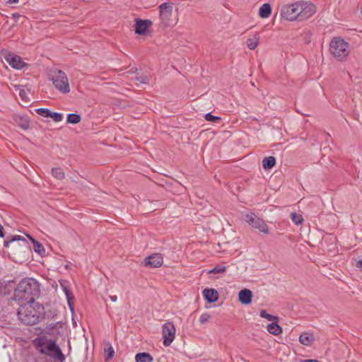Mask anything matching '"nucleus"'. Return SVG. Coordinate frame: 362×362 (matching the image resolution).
<instances>
[{"label":"nucleus","instance_id":"nucleus-1","mask_svg":"<svg viewBox=\"0 0 362 362\" xmlns=\"http://www.w3.org/2000/svg\"><path fill=\"white\" fill-rule=\"evenodd\" d=\"M40 295L39 282L34 278L22 279L13 291L12 299L20 305L18 317L25 313L24 317H42L44 308L35 301ZM42 317H45V315Z\"/></svg>","mask_w":362,"mask_h":362},{"label":"nucleus","instance_id":"nucleus-2","mask_svg":"<svg viewBox=\"0 0 362 362\" xmlns=\"http://www.w3.org/2000/svg\"><path fill=\"white\" fill-rule=\"evenodd\" d=\"M316 12V6L312 3L300 1L281 7L280 13L287 21H303Z\"/></svg>","mask_w":362,"mask_h":362},{"label":"nucleus","instance_id":"nucleus-3","mask_svg":"<svg viewBox=\"0 0 362 362\" xmlns=\"http://www.w3.org/2000/svg\"><path fill=\"white\" fill-rule=\"evenodd\" d=\"M33 344L41 354L49 356L61 362L65 360V356L55 340L48 339L45 336H40L33 340Z\"/></svg>","mask_w":362,"mask_h":362},{"label":"nucleus","instance_id":"nucleus-4","mask_svg":"<svg viewBox=\"0 0 362 362\" xmlns=\"http://www.w3.org/2000/svg\"><path fill=\"white\" fill-rule=\"evenodd\" d=\"M11 244H13L11 251L14 258L24 259L31 252L30 245L23 236L15 235L7 237L4 240V246L8 248Z\"/></svg>","mask_w":362,"mask_h":362},{"label":"nucleus","instance_id":"nucleus-5","mask_svg":"<svg viewBox=\"0 0 362 362\" xmlns=\"http://www.w3.org/2000/svg\"><path fill=\"white\" fill-rule=\"evenodd\" d=\"M349 44L340 37H334L329 42V52L339 62H344L349 54Z\"/></svg>","mask_w":362,"mask_h":362},{"label":"nucleus","instance_id":"nucleus-6","mask_svg":"<svg viewBox=\"0 0 362 362\" xmlns=\"http://www.w3.org/2000/svg\"><path fill=\"white\" fill-rule=\"evenodd\" d=\"M51 80L54 87L60 93L66 94L70 92L69 80L64 71L58 69L54 72Z\"/></svg>","mask_w":362,"mask_h":362},{"label":"nucleus","instance_id":"nucleus-7","mask_svg":"<svg viewBox=\"0 0 362 362\" xmlns=\"http://www.w3.org/2000/svg\"><path fill=\"white\" fill-rule=\"evenodd\" d=\"M1 54L4 56L6 62L13 68L17 70H21L24 67L28 66V64L25 63L22 57L8 49H3L1 51Z\"/></svg>","mask_w":362,"mask_h":362},{"label":"nucleus","instance_id":"nucleus-8","mask_svg":"<svg viewBox=\"0 0 362 362\" xmlns=\"http://www.w3.org/2000/svg\"><path fill=\"white\" fill-rule=\"evenodd\" d=\"M159 18L165 27L174 25V22L171 17L173 15V5L171 3H162L158 6Z\"/></svg>","mask_w":362,"mask_h":362},{"label":"nucleus","instance_id":"nucleus-9","mask_svg":"<svg viewBox=\"0 0 362 362\" xmlns=\"http://www.w3.org/2000/svg\"><path fill=\"white\" fill-rule=\"evenodd\" d=\"M244 221L254 228L258 229L260 232L268 234L269 228L264 221L258 217L255 213L246 214L243 218Z\"/></svg>","mask_w":362,"mask_h":362},{"label":"nucleus","instance_id":"nucleus-10","mask_svg":"<svg viewBox=\"0 0 362 362\" xmlns=\"http://www.w3.org/2000/svg\"><path fill=\"white\" fill-rule=\"evenodd\" d=\"M176 329L175 325L170 321L164 323L162 327L163 344L168 347L170 346L175 338Z\"/></svg>","mask_w":362,"mask_h":362},{"label":"nucleus","instance_id":"nucleus-11","mask_svg":"<svg viewBox=\"0 0 362 362\" xmlns=\"http://www.w3.org/2000/svg\"><path fill=\"white\" fill-rule=\"evenodd\" d=\"M153 25L150 19L135 18L134 33L139 35H146Z\"/></svg>","mask_w":362,"mask_h":362},{"label":"nucleus","instance_id":"nucleus-12","mask_svg":"<svg viewBox=\"0 0 362 362\" xmlns=\"http://www.w3.org/2000/svg\"><path fill=\"white\" fill-rule=\"evenodd\" d=\"M163 258L161 254L154 253L146 257L144 260V266L150 268H158L161 267Z\"/></svg>","mask_w":362,"mask_h":362},{"label":"nucleus","instance_id":"nucleus-13","mask_svg":"<svg viewBox=\"0 0 362 362\" xmlns=\"http://www.w3.org/2000/svg\"><path fill=\"white\" fill-rule=\"evenodd\" d=\"M13 123L22 129L27 130L30 127V120L27 115L13 114L11 116Z\"/></svg>","mask_w":362,"mask_h":362},{"label":"nucleus","instance_id":"nucleus-14","mask_svg":"<svg viewBox=\"0 0 362 362\" xmlns=\"http://www.w3.org/2000/svg\"><path fill=\"white\" fill-rule=\"evenodd\" d=\"M204 298L209 303H215L219 298L218 292L215 288H204L202 292Z\"/></svg>","mask_w":362,"mask_h":362},{"label":"nucleus","instance_id":"nucleus-15","mask_svg":"<svg viewBox=\"0 0 362 362\" xmlns=\"http://www.w3.org/2000/svg\"><path fill=\"white\" fill-rule=\"evenodd\" d=\"M252 292L248 288H243L239 291L238 300L243 305H249L252 300Z\"/></svg>","mask_w":362,"mask_h":362},{"label":"nucleus","instance_id":"nucleus-16","mask_svg":"<svg viewBox=\"0 0 362 362\" xmlns=\"http://www.w3.org/2000/svg\"><path fill=\"white\" fill-rule=\"evenodd\" d=\"M60 322H57V323H51L48 325H47L43 330L42 331V333L48 334L50 336H57L59 334V328L62 327L59 325Z\"/></svg>","mask_w":362,"mask_h":362},{"label":"nucleus","instance_id":"nucleus-17","mask_svg":"<svg viewBox=\"0 0 362 362\" xmlns=\"http://www.w3.org/2000/svg\"><path fill=\"white\" fill-rule=\"evenodd\" d=\"M26 236L29 240L31 241V243L33 245V250L35 252L40 255L41 257H43L45 255V249L42 244L35 240L34 238H33L30 235L26 234Z\"/></svg>","mask_w":362,"mask_h":362},{"label":"nucleus","instance_id":"nucleus-18","mask_svg":"<svg viewBox=\"0 0 362 362\" xmlns=\"http://www.w3.org/2000/svg\"><path fill=\"white\" fill-rule=\"evenodd\" d=\"M315 341V337L312 332H305L299 336V341L304 346H310Z\"/></svg>","mask_w":362,"mask_h":362},{"label":"nucleus","instance_id":"nucleus-19","mask_svg":"<svg viewBox=\"0 0 362 362\" xmlns=\"http://www.w3.org/2000/svg\"><path fill=\"white\" fill-rule=\"evenodd\" d=\"M104 358L105 361L107 362L110 359H112L115 355V350L110 342L106 341L104 343Z\"/></svg>","mask_w":362,"mask_h":362},{"label":"nucleus","instance_id":"nucleus-20","mask_svg":"<svg viewBox=\"0 0 362 362\" xmlns=\"http://www.w3.org/2000/svg\"><path fill=\"white\" fill-rule=\"evenodd\" d=\"M267 329L270 334L274 336H278L282 333V328L278 324L277 321H273L268 324L267 325Z\"/></svg>","mask_w":362,"mask_h":362},{"label":"nucleus","instance_id":"nucleus-21","mask_svg":"<svg viewBox=\"0 0 362 362\" xmlns=\"http://www.w3.org/2000/svg\"><path fill=\"white\" fill-rule=\"evenodd\" d=\"M272 11L271 5L269 3H264L259 8V16L262 18H267L270 16Z\"/></svg>","mask_w":362,"mask_h":362},{"label":"nucleus","instance_id":"nucleus-22","mask_svg":"<svg viewBox=\"0 0 362 362\" xmlns=\"http://www.w3.org/2000/svg\"><path fill=\"white\" fill-rule=\"evenodd\" d=\"M276 163V160L274 156H267L262 160V168L264 170H269L273 168Z\"/></svg>","mask_w":362,"mask_h":362},{"label":"nucleus","instance_id":"nucleus-23","mask_svg":"<svg viewBox=\"0 0 362 362\" xmlns=\"http://www.w3.org/2000/svg\"><path fill=\"white\" fill-rule=\"evenodd\" d=\"M153 359L151 355L147 352L138 353L135 356L136 362H151Z\"/></svg>","mask_w":362,"mask_h":362},{"label":"nucleus","instance_id":"nucleus-24","mask_svg":"<svg viewBox=\"0 0 362 362\" xmlns=\"http://www.w3.org/2000/svg\"><path fill=\"white\" fill-rule=\"evenodd\" d=\"M60 286L66 296L67 300H74V296L66 285V281L64 280L59 281Z\"/></svg>","mask_w":362,"mask_h":362},{"label":"nucleus","instance_id":"nucleus-25","mask_svg":"<svg viewBox=\"0 0 362 362\" xmlns=\"http://www.w3.org/2000/svg\"><path fill=\"white\" fill-rule=\"evenodd\" d=\"M81 120V117L77 113H69L66 115V122L68 124H76Z\"/></svg>","mask_w":362,"mask_h":362},{"label":"nucleus","instance_id":"nucleus-26","mask_svg":"<svg viewBox=\"0 0 362 362\" xmlns=\"http://www.w3.org/2000/svg\"><path fill=\"white\" fill-rule=\"evenodd\" d=\"M259 37L257 34H255L253 38H248L246 41L247 47L251 50L255 49L259 44Z\"/></svg>","mask_w":362,"mask_h":362},{"label":"nucleus","instance_id":"nucleus-27","mask_svg":"<svg viewBox=\"0 0 362 362\" xmlns=\"http://www.w3.org/2000/svg\"><path fill=\"white\" fill-rule=\"evenodd\" d=\"M52 175L58 180H63L65 177L64 172L62 168H52Z\"/></svg>","mask_w":362,"mask_h":362},{"label":"nucleus","instance_id":"nucleus-28","mask_svg":"<svg viewBox=\"0 0 362 362\" xmlns=\"http://www.w3.org/2000/svg\"><path fill=\"white\" fill-rule=\"evenodd\" d=\"M291 219L297 226L301 224L303 221V218L301 214H297L296 212H292L291 214Z\"/></svg>","mask_w":362,"mask_h":362},{"label":"nucleus","instance_id":"nucleus-29","mask_svg":"<svg viewBox=\"0 0 362 362\" xmlns=\"http://www.w3.org/2000/svg\"><path fill=\"white\" fill-rule=\"evenodd\" d=\"M227 267L226 266L216 265L214 267L208 271V274H221L226 271Z\"/></svg>","mask_w":362,"mask_h":362},{"label":"nucleus","instance_id":"nucleus-30","mask_svg":"<svg viewBox=\"0 0 362 362\" xmlns=\"http://www.w3.org/2000/svg\"><path fill=\"white\" fill-rule=\"evenodd\" d=\"M204 119L208 122L214 123H218L221 120V118L220 117L213 115L211 112H208L205 114Z\"/></svg>","mask_w":362,"mask_h":362},{"label":"nucleus","instance_id":"nucleus-31","mask_svg":"<svg viewBox=\"0 0 362 362\" xmlns=\"http://www.w3.org/2000/svg\"><path fill=\"white\" fill-rule=\"evenodd\" d=\"M35 111L40 116L43 117H49V115H50V112H51V110L48 108H44V107H41V108H37V109H35Z\"/></svg>","mask_w":362,"mask_h":362},{"label":"nucleus","instance_id":"nucleus-32","mask_svg":"<svg viewBox=\"0 0 362 362\" xmlns=\"http://www.w3.org/2000/svg\"><path fill=\"white\" fill-rule=\"evenodd\" d=\"M49 117L55 122H61L63 119V114L61 112H50Z\"/></svg>","mask_w":362,"mask_h":362},{"label":"nucleus","instance_id":"nucleus-33","mask_svg":"<svg viewBox=\"0 0 362 362\" xmlns=\"http://www.w3.org/2000/svg\"><path fill=\"white\" fill-rule=\"evenodd\" d=\"M23 324L25 325H36L39 322V318H33V320H31L32 318H18Z\"/></svg>","mask_w":362,"mask_h":362},{"label":"nucleus","instance_id":"nucleus-34","mask_svg":"<svg viewBox=\"0 0 362 362\" xmlns=\"http://www.w3.org/2000/svg\"><path fill=\"white\" fill-rule=\"evenodd\" d=\"M19 96L21 97V98L23 100V101H25V102H28L30 100L28 96L27 95V93L25 92V90H20L19 91Z\"/></svg>","mask_w":362,"mask_h":362},{"label":"nucleus","instance_id":"nucleus-35","mask_svg":"<svg viewBox=\"0 0 362 362\" xmlns=\"http://www.w3.org/2000/svg\"><path fill=\"white\" fill-rule=\"evenodd\" d=\"M259 317H277L276 315L269 314L265 310H261Z\"/></svg>","mask_w":362,"mask_h":362},{"label":"nucleus","instance_id":"nucleus-36","mask_svg":"<svg viewBox=\"0 0 362 362\" xmlns=\"http://www.w3.org/2000/svg\"><path fill=\"white\" fill-rule=\"evenodd\" d=\"M68 305L71 311L72 317L74 315V300H67Z\"/></svg>","mask_w":362,"mask_h":362},{"label":"nucleus","instance_id":"nucleus-37","mask_svg":"<svg viewBox=\"0 0 362 362\" xmlns=\"http://www.w3.org/2000/svg\"><path fill=\"white\" fill-rule=\"evenodd\" d=\"M6 285L4 284V282H2L0 281V297L3 296V291L5 289Z\"/></svg>","mask_w":362,"mask_h":362},{"label":"nucleus","instance_id":"nucleus-38","mask_svg":"<svg viewBox=\"0 0 362 362\" xmlns=\"http://www.w3.org/2000/svg\"><path fill=\"white\" fill-rule=\"evenodd\" d=\"M5 230L2 225L0 223V238H4Z\"/></svg>","mask_w":362,"mask_h":362},{"label":"nucleus","instance_id":"nucleus-39","mask_svg":"<svg viewBox=\"0 0 362 362\" xmlns=\"http://www.w3.org/2000/svg\"><path fill=\"white\" fill-rule=\"evenodd\" d=\"M356 267L360 269H362V259L356 262Z\"/></svg>","mask_w":362,"mask_h":362},{"label":"nucleus","instance_id":"nucleus-40","mask_svg":"<svg viewBox=\"0 0 362 362\" xmlns=\"http://www.w3.org/2000/svg\"><path fill=\"white\" fill-rule=\"evenodd\" d=\"M199 323L202 325L205 324L208 322L209 318H199Z\"/></svg>","mask_w":362,"mask_h":362},{"label":"nucleus","instance_id":"nucleus-41","mask_svg":"<svg viewBox=\"0 0 362 362\" xmlns=\"http://www.w3.org/2000/svg\"><path fill=\"white\" fill-rule=\"evenodd\" d=\"M19 0H8L6 4H16V3H18Z\"/></svg>","mask_w":362,"mask_h":362},{"label":"nucleus","instance_id":"nucleus-42","mask_svg":"<svg viewBox=\"0 0 362 362\" xmlns=\"http://www.w3.org/2000/svg\"><path fill=\"white\" fill-rule=\"evenodd\" d=\"M110 298L112 302H115L117 300V296H110Z\"/></svg>","mask_w":362,"mask_h":362},{"label":"nucleus","instance_id":"nucleus-43","mask_svg":"<svg viewBox=\"0 0 362 362\" xmlns=\"http://www.w3.org/2000/svg\"><path fill=\"white\" fill-rule=\"evenodd\" d=\"M302 362H320V361L317 360H315V359H306V360L303 361Z\"/></svg>","mask_w":362,"mask_h":362},{"label":"nucleus","instance_id":"nucleus-44","mask_svg":"<svg viewBox=\"0 0 362 362\" xmlns=\"http://www.w3.org/2000/svg\"><path fill=\"white\" fill-rule=\"evenodd\" d=\"M13 88H14V89H15L16 90H21V86H20V85H14V86H13Z\"/></svg>","mask_w":362,"mask_h":362},{"label":"nucleus","instance_id":"nucleus-45","mask_svg":"<svg viewBox=\"0 0 362 362\" xmlns=\"http://www.w3.org/2000/svg\"><path fill=\"white\" fill-rule=\"evenodd\" d=\"M13 16L15 18H18L19 17V14L18 13H15L13 14Z\"/></svg>","mask_w":362,"mask_h":362},{"label":"nucleus","instance_id":"nucleus-46","mask_svg":"<svg viewBox=\"0 0 362 362\" xmlns=\"http://www.w3.org/2000/svg\"><path fill=\"white\" fill-rule=\"evenodd\" d=\"M71 320H72L73 325L74 326H76V318H71Z\"/></svg>","mask_w":362,"mask_h":362},{"label":"nucleus","instance_id":"nucleus-47","mask_svg":"<svg viewBox=\"0 0 362 362\" xmlns=\"http://www.w3.org/2000/svg\"><path fill=\"white\" fill-rule=\"evenodd\" d=\"M200 317H209V315L208 314H206V313H203V314H202V315H201V316H200Z\"/></svg>","mask_w":362,"mask_h":362},{"label":"nucleus","instance_id":"nucleus-48","mask_svg":"<svg viewBox=\"0 0 362 362\" xmlns=\"http://www.w3.org/2000/svg\"><path fill=\"white\" fill-rule=\"evenodd\" d=\"M140 82H141V83H146V81H145L144 79L140 80Z\"/></svg>","mask_w":362,"mask_h":362},{"label":"nucleus","instance_id":"nucleus-49","mask_svg":"<svg viewBox=\"0 0 362 362\" xmlns=\"http://www.w3.org/2000/svg\"><path fill=\"white\" fill-rule=\"evenodd\" d=\"M267 320H277L278 318H272V317H269V318H267Z\"/></svg>","mask_w":362,"mask_h":362}]
</instances>
